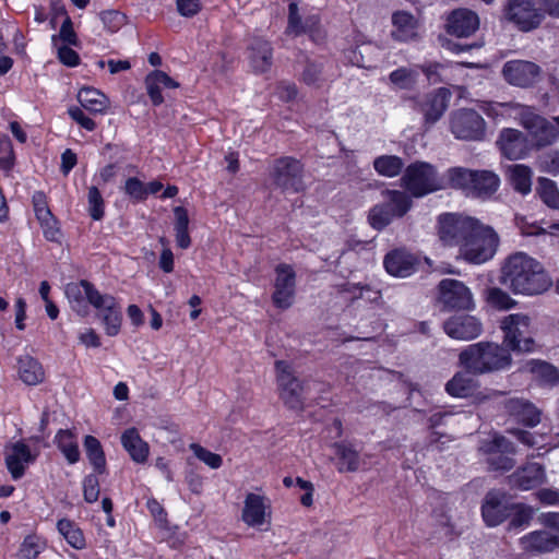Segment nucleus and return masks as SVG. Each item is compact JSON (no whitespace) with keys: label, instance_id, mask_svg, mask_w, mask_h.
I'll use <instances>...</instances> for the list:
<instances>
[{"label":"nucleus","instance_id":"1","mask_svg":"<svg viewBox=\"0 0 559 559\" xmlns=\"http://www.w3.org/2000/svg\"><path fill=\"white\" fill-rule=\"evenodd\" d=\"M438 236L448 247H455L459 258L469 264H483L497 252V233L478 219L455 213H444L438 218Z\"/></svg>","mask_w":559,"mask_h":559},{"label":"nucleus","instance_id":"2","mask_svg":"<svg viewBox=\"0 0 559 559\" xmlns=\"http://www.w3.org/2000/svg\"><path fill=\"white\" fill-rule=\"evenodd\" d=\"M66 296L71 309L81 317L90 313V307L96 311L104 332L108 336H116L122 326V308L117 297L102 293L88 281L69 283L66 286Z\"/></svg>","mask_w":559,"mask_h":559},{"label":"nucleus","instance_id":"3","mask_svg":"<svg viewBox=\"0 0 559 559\" xmlns=\"http://www.w3.org/2000/svg\"><path fill=\"white\" fill-rule=\"evenodd\" d=\"M501 282L514 294L526 296L543 294L551 286V280L543 265L523 252L515 253L506 261Z\"/></svg>","mask_w":559,"mask_h":559},{"label":"nucleus","instance_id":"4","mask_svg":"<svg viewBox=\"0 0 559 559\" xmlns=\"http://www.w3.org/2000/svg\"><path fill=\"white\" fill-rule=\"evenodd\" d=\"M478 108L490 119L500 122L507 119L519 120L537 145H548L557 136L555 128L531 107L515 103L479 102Z\"/></svg>","mask_w":559,"mask_h":559},{"label":"nucleus","instance_id":"5","mask_svg":"<svg viewBox=\"0 0 559 559\" xmlns=\"http://www.w3.org/2000/svg\"><path fill=\"white\" fill-rule=\"evenodd\" d=\"M460 364L472 373L481 374L509 368L511 355L498 344L479 342L461 352Z\"/></svg>","mask_w":559,"mask_h":559},{"label":"nucleus","instance_id":"6","mask_svg":"<svg viewBox=\"0 0 559 559\" xmlns=\"http://www.w3.org/2000/svg\"><path fill=\"white\" fill-rule=\"evenodd\" d=\"M402 187L415 198L444 190L441 174L435 166L425 162L408 165L401 178Z\"/></svg>","mask_w":559,"mask_h":559},{"label":"nucleus","instance_id":"7","mask_svg":"<svg viewBox=\"0 0 559 559\" xmlns=\"http://www.w3.org/2000/svg\"><path fill=\"white\" fill-rule=\"evenodd\" d=\"M381 195L382 203L374 205L368 215L369 224L377 230H381L394 219L403 217L412 207V200L404 191L384 190Z\"/></svg>","mask_w":559,"mask_h":559},{"label":"nucleus","instance_id":"8","mask_svg":"<svg viewBox=\"0 0 559 559\" xmlns=\"http://www.w3.org/2000/svg\"><path fill=\"white\" fill-rule=\"evenodd\" d=\"M500 328L504 334L503 343L514 352H533L532 320L525 313H512L504 317Z\"/></svg>","mask_w":559,"mask_h":559},{"label":"nucleus","instance_id":"9","mask_svg":"<svg viewBox=\"0 0 559 559\" xmlns=\"http://www.w3.org/2000/svg\"><path fill=\"white\" fill-rule=\"evenodd\" d=\"M479 453L492 471H509L514 466L511 457L515 453V447L503 436L493 432L479 443Z\"/></svg>","mask_w":559,"mask_h":559},{"label":"nucleus","instance_id":"10","mask_svg":"<svg viewBox=\"0 0 559 559\" xmlns=\"http://www.w3.org/2000/svg\"><path fill=\"white\" fill-rule=\"evenodd\" d=\"M275 370L280 397L289 408H300L304 401V388L294 376L292 366L284 360H277L275 362Z\"/></svg>","mask_w":559,"mask_h":559},{"label":"nucleus","instance_id":"11","mask_svg":"<svg viewBox=\"0 0 559 559\" xmlns=\"http://www.w3.org/2000/svg\"><path fill=\"white\" fill-rule=\"evenodd\" d=\"M504 15L525 33L537 28L544 20V14L535 8L534 0H507Z\"/></svg>","mask_w":559,"mask_h":559},{"label":"nucleus","instance_id":"12","mask_svg":"<svg viewBox=\"0 0 559 559\" xmlns=\"http://www.w3.org/2000/svg\"><path fill=\"white\" fill-rule=\"evenodd\" d=\"M451 132L456 139L477 141L485 135V120L473 109H459L451 115Z\"/></svg>","mask_w":559,"mask_h":559},{"label":"nucleus","instance_id":"13","mask_svg":"<svg viewBox=\"0 0 559 559\" xmlns=\"http://www.w3.org/2000/svg\"><path fill=\"white\" fill-rule=\"evenodd\" d=\"M272 507L270 499L262 493L249 492L243 500L241 520L250 527H262L271 522Z\"/></svg>","mask_w":559,"mask_h":559},{"label":"nucleus","instance_id":"14","mask_svg":"<svg viewBox=\"0 0 559 559\" xmlns=\"http://www.w3.org/2000/svg\"><path fill=\"white\" fill-rule=\"evenodd\" d=\"M439 295L440 301L448 308L472 310L475 307L472 292L457 280H442L439 284Z\"/></svg>","mask_w":559,"mask_h":559},{"label":"nucleus","instance_id":"15","mask_svg":"<svg viewBox=\"0 0 559 559\" xmlns=\"http://www.w3.org/2000/svg\"><path fill=\"white\" fill-rule=\"evenodd\" d=\"M513 503L499 490L489 491L481 506V515L487 526L495 527L511 515Z\"/></svg>","mask_w":559,"mask_h":559},{"label":"nucleus","instance_id":"16","mask_svg":"<svg viewBox=\"0 0 559 559\" xmlns=\"http://www.w3.org/2000/svg\"><path fill=\"white\" fill-rule=\"evenodd\" d=\"M443 330L453 340L471 341L483 333V323L472 314H454L443 322Z\"/></svg>","mask_w":559,"mask_h":559},{"label":"nucleus","instance_id":"17","mask_svg":"<svg viewBox=\"0 0 559 559\" xmlns=\"http://www.w3.org/2000/svg\"><path fill=\"white\" fill-rule=\"evenodd\" d=\"M302 166L299 160L283 157L277 159L272 168L271 176L275 183L285 190L298 191L301 189Z\"/></svg>","mask_w":559,"mask_h":559},{"label":"nucleus","instance_id":"18","mask_svg":"<svg viewBox=\"0 0 559 559\" xmlns=\"http://www.w3.org/2000/svg\"><path fill=\"white\" fill-rule=\"evenodd\" d=\"M37 454L24 441H16L7 445L4 451L5 465L12 478L16 480L23 477L25 469L36 460Z\"/></svg>","mask_w":559,"mask_h":559},{"label":"nucleus","instance_id":"19","mask_svg":"<svg viewBox=\"0 0 559 559\" xmlns=\"http://www.w3.org/2000/svg\"><path fill=\"white\" fill-rule=\"evenodd\" d=\"M531 138L533 136L531 135ZM498 145L502 155L511 160L524 158L531 151L532 145L538 146L534 139H532L531 143L527 138L516 129L502 130Z\"/></svg>","mask_w":559,"mask_h":559},{"label":"nucleus","instance_id":"20","mask_svg":"<svg viewBox=\"0 0 559 559\" xmlns=\"http://www.w3.org/2000/svg\"><path fill=\"white\" fill-rule=\"evenodd\" d=\"M295 295V273L289 265L276 267L273 302L277 308L287 309L292 306Z\"/></svg>","mask_w":559,"mask_h":559},{"label":"nucleus","instance_id":"21","mask_svg":"<svg viewBox=\"0 0 559 559\" xmlns=\"http://www.w3.org/2000/svg\"><path fill=\"white\" fill-rule=\"evenodd\" d=\"M502 72L510 84L526 87L536 82L539 68L530 61L513 60L504 64Z\"/></svg>","mask_w":559,"mask_h":559},{"label":"nucleus","instance_id":"22","mask_svg":"<svg viewBox=\"0 0 559 559\" xmlns=\"http://www.w3.org/2000/svg\"><path fill=\"white\" fill-rule=\"evenodd\" d=\"M383 264L389 274L403 278L416 272L418 260L405 250H393L385 255Z\"/></svg>","mask_w":559,"mask_h":559},{"label":"nucleus","instance_id":"23","mask_svg":"<svg viewBox=\"0 0 559 559\" xmlns=\"http://www.w3.org/2000/svg\"><path fill=\"white\" fill-rule=\"evenodd\" d=\"M447 28L451 35H473L479 28V17L469 9H456L449 14Z\"/></svg>","mask_w":559,"mask_h":559},{"label":"nucleus","instance_id":"24","mask_svg":"<svg viewBox=\"0 0 559 559\" xmlns=\"http://www.w3.org/2000/svg\"><path fill=\"white\" fill-rule=\"evenodd\" d=\"M16 372L19 379L28 386L41 384L46 379L41 362L27 354L16 358Z\"/></svg>","mask_w":559,"mask_h":559},{"label":"nucleus","instance_id":"25","mask_svg":"<svg viewBox=\"0 0 559 559\" xmlns=\"http://www.w3.org/2000/svg\"><path fill=\"white\" fill-rule=\"evenodd\" d=\"M546 481L545 468L538 463H528L510 477V483L521 490L533 489Z\"/></svg>","mask_w":559,"mask_h":559},{"label":"nucleus","instance_id":"26","mask_svg":"<svg viewBox=\"0 0 559 559\" xmlns=\"http://www.w3.org/2000/svg\"><path fill=\"white\" fill-rule=\"evenodd\" d=\"M451 98L448 88L440 87L427 96L426 103L419 106L427 123H435L445 111Z\"/></svg>","mask_w":559,"mask_h":559},{"label":"nucleus","instance_id":"27","mask_svg":"<svg viewBox=\"0 0 559 559\" xmlns=\"http://www.w3.org/2000/svg\"><path fill=\"white\" fill-rule=\"evenodd\" d=\"M504 408L510 416L526 426L535 427L540 421V412L526 400L509 399Z\"/></svg>","mask_w":559,"mask_h":559},{"label":"nucleus","instance_id":"28","mask_svg":"<svg viewBox=\"0 0 559 559\" xmlns=\"http://www.w3.org/2000/svg\"><path fill=\"white\" fill-rule=\"evenodd\" d=\"M521 546L530 552H550L559 548V536L546 531H535L520 539Z\"/></svg>","mask_w":559,"mask_h":559},{"label":"nucleus","instance_id":"29","mask_svg":"<svg viewBox=\"0 0 559 559\" xmlns=\"http://www.w3.org/2000/svg\"><path fill=\"white\" fill-rule=\"evenodd\" d=\"M248 58L253 71L266 72L272 64V49L262 37H254L248 49Z\"/></svg>","mask_w":559,"mask_h":559},{"label":"nucleus","instance_id":"30","mask_svg":"<svg viewBox=\"0 0 559 559\" xmlns=\"http://www.w3.org/2000/svg\"><path fill=\"white\" fill-rule=\"evenodd\" d=\"M121 444L135 463L146 462L150 447L135 428H129L121 435Z\"/></svg>","mask_w":559,"mask_h":559},{"label":"nucleus","instance_id":"31","mask_svg":"<svg viewBox=\"0 0 559 559\" xmlns=\"http://www.w3.org/2000/svg\"><path fill=\"white\" fill-rule=\"evenodd\" d=\"M522 369L531 373L542 385L552 386L559 383V371L548 362L532 359L526 361Z\"/></svg>","mask_w":559,"mask_h":559},{"label":"nucleus","instance_id":"32","mask_svg":"<svg viewBox=\"0 0 559 559\" xmlns=\"http://www.w3.org/2000/svg\"><path fill=\"white\" fill-rule=\"evenodd\" d=\"M47 25L48 27L44 31L57 32V35H75L73 23L64 7L60 3H52L51 11L48 15Z\"/></svg>","mask_w":559,"mask_h":559},{"label":"nucleus","instance_id":"33","mask_svg":"<svg viewBox=\"0 0 559 559\" xmlns=\"http://www.w3.org/2000/svg\"><path fill=\"white\" fill-rule=\"evenodd\" d=\"M475 176L476 170H469L463 167H452L441 175V179L444 183V189H462L469 193Z\"/></svg>","mask_w":559,"mask_h":559},{"label":"nucleus","instance_id":"34","mask_svg":"<svg viewBox=\"0 0 559 559\" xmlns=\"http://www.w3.org/2000/svg\"><path fill=\"white\" fill-rule=\"evenodd\" d=\"M532 169L523 164H513L507 168V178L513 189L521 194H528L532 189Z\"/></svg>","mask_w":559,"mask_h":559},{"label":"nucleus","instance_id":"35","mask_svg":"<svg viewBox=\"0 0 559 559\" xmlns=\"http://www.w3.org/2000/svg\"><path fill=\"white\" fill-rule=\"evenodd\" d=\"M57 531L69 546L76 550L86 547V539L82 528L74 521L63 518L57 522Z\"/></svg>","mask_w":559,"mask_h":559},{"label":"nucleus","instance_id":"36","mask_svg":"<svg viewBox=\"0 0 559 559\" xmlns=\"http://www.w3.org/2000/svg\"><path fill=\"white\" fill-rule=\"evenodd\" d=\"M78 99L83 108L93 114H103L109 106V99L99 90L83 87L78 94Z\"/></svg>","mask_w":559,"mask_h":559},{"label":"nucleus","instance_id":"37","mask_svg":"<svg viewBox=\"0 0 559 559\" xmlns=\"http://www.w3.org/2000/svg\"><path fill=\"white\" fill-rule=\"evenodd\" d=\"M471 373L467 369L466 371L455 373L445 385L447 392L454 397H466L473 394L477 382Z\"/></svg>","mask_w":559,"mask_h":559},{"label":"nucleus","instance_id":"38","mask_svg":"<svg viewBox=\"0 0 559 559\" xmlns=\"http://www.w3.org/2000/svg\"><path fill=\"white\" fill-rule=\"evenodd\" d=\"M57 448L69 464H75L80 460L79 443L75 435L70 430H59L55 437Z\"/></svg>","mask_w":559,"mask_h":559},{"label":"nucleus","instance_id":"39","mask_svg":"<svg viewBox=\"0 0 559 559\" xmlns=\"http://www.w3.org/2000/svg\"><path fill=\"white\" fill-rule=\"evenodd\" d=\"M500 183L499 177L488 170H476V176L473 180L471 192L477 197H488L496 192Z\"/></svg>","mask_w":559,"mask_h":559},{"label":"nucleus","instance_id":"40","mask_svg":"<svg viewBox=\"0 0 559 559\" xmlns=\"http://www.w3.org/2000/svg\"><path fill=\"white\" fill-rule=\"evenodd\" d=\"M84 450L86 457L97 474L106 471V459L100 442L93 436H86L84 439Z\"/></svg>","mask_w":559,"mask_h":559},{"label":"nucleus","instance_id":"41","mask_svg":"<svg viewBox=\"0 0 559 559\" xmlns=\"http://www.w3.org/2000/svg\"><path fill=\"white\" fill-rule=\"evenodd\" d=\"M404 162L396 155H381L373 160V168L378 175L393 178L401 174Z\"/></svg>","mask_w":559,"mask_h":559},{"label":"nucleus","instance_id":"42","mask_svg":"<svg viewBox=\"0 0 559 559\" xmlns=\"http://www.w3.org/2000/svg\"><path fill=\"white\" fill-rule=\"evenodd\" d=\"M53 46L57 48L59 60L68 66L75 67L80 62L78 52L72 49L71 45H76V37H52Z\"/></svg>","mask_w":559,"mask_h":559},{"label":"nucleus","instance_id":"43","mask_svg":"<svg viewBox=\"0 0 559 559\" xmlns=\"http://www.w3.org/2000/svg\"><path fill=\"white\" fill-rule=\"evenodd\" d=\"M100 20L104 24V28L109 33H118L123 31L124 33H132L133 25L128 23L127 16L115 10L105 11L100 14Z\"/></svg>","mask_w":559,"mask_h":559},{"label":"nucleus","instance_id":"44","mask_svg":"<svg viewBox=\"0 0 559 559\" xmlns=\"http://www.w3.org/2000/svg\"><path fill=\"white\" fill-rule=\"evenodd\" d=\"M46 539L36 535H27L21 544L17 559H37V557L46 549Z\"/></svg>","mask_w":559,"mask_h":559},{"label":"nucleus","instance_id":"45","mask_svg":"<svg viewBox=\"0 0 559 559\" xmlns=\"http://www.w3.org/2000/svg\"><path fill=\"white\" fill-rule=\"evenodd\" d=\"M418 79L417 68H399L390 73L389 81L394 88L409 90L414 87Z\"/></svg>","mask_w":559,"mask_h":559},{"label":"nucleus","instance_id":"46","mask_svg":"<svg viewBox=\"0 0 559 559\" xmlns=\"http://www.w3.org/2000/svg\"><path fill=\"white\" fill-rule=\"evenodd\" d=\"M537 192L548 207L559 210V189L555 181L539 178Z\"/></svg>","mask_w":559,"mask_h":559},{"label":"nucleus","instance_id":"47","mask_svg":"<svg viewBox=\"0 0 559 559\" xmlns=\"http://www.w3.org/2000/svg\"><path fill=\"white\" fill-rule=\"evenodd\" d=\"M534 515V509L525 504H513V510L509 516L511 520L508 525L509 531H519L527 526Z\"/></svg>","mask_w":559,"mask_h":559},{"label":"nucleus","instance_id":"48","mask_svg":"<svg viewBox=\"0 0 559 559\" xmlns=\"http://www.w3.org/2000/svg\"><path fill=\"white\" fill-rule=\"evenodd\" d=\"M335 449L340 460L338 469L341 472H353L358 468V454L354 449H352V447L344 443H338L335 445Z\"/></svg>","mask_w":559,"mask_h":559},{"label":"nucleus","instance_id":"49","mask_svg":"<svg viewBox=\"0 0 559 559\" xmlns=\"http://www.w3.org/2000/svg\"><path fill=\"white\" fill-rule=\"evenodd\" d=\"M486 300L492 308L498 310H509L516 305V301L508 293L498 287L487 290Z\"/></svg>","mask_w":559,"mask_h":559},{"label":"nucleus","instance_id":"50","mask_svg":"<svg viewBox=\"0 0 559 559\" xmlns=\"http://www.w3.org/2000/svg\"><path fill=\"white\" fill-rule=\"evenodd\" d=\"M189 449L200 462L212 469H217L223 465V457L219 454L210 451L199 443H191Z\"/></svg>","mask_w":559,"mask_h":559},{"label":"nucleus","instance_id":"51","mask_svg":"<svg viewBox=\"0 0 559 559\" xmlns=\"http://www.w3.org/2000/svg\"><path fill=\"white\" fill-rule=\"evenodd\" d=\"M392 24L399 32L408 33L419 28L420 21L407 11H396L392 14Z\"/></svg>","mask_w":559,"mask_h":559},{"label":"nucleus","instance_id":"52","mask_svg":"<svg viewBox=\"0 0 559 559\" xmlns=\"http://www.w3.org/2000/svg\"><path fill=\"white\" fill-rule=\"evenodd\" d=\"M123 190L134 202H141L147 198L146 185L135 177H130L126 180Z\"/></svg>","mask_w":559,"mask_h":559},{"label":"nucleus","instance_id":"53","mask_svg":"<svg viewBox=\"0 0 559 559\" xmlns=\"http://www.w3.org/2000/svg\"><path fill=\"white\" fill-rule=\"evenodd\" d=\"M516 224L523 235L537 236L547 234L554 236L559 234V223L550 224L547 229L538 226L535 223L527 224L523 218H516Z\"/></svg>","mask_w":559,"mask_h":559},{"label":"nucleus","instance_id":"54","mask_svg":"<svg viewBox=\"0 0 559 559\" xmlns=\"http://www.w3.org/2000/svg\"><path fill=\"white\" fill-rule=\"evenodd\" d=\"M97 475L96 472L88 474L82 481L83 496L87 503H93L98 500L100 488Z\"/></svg>","mask_w":559,"mask_h":559},{"label":"nucleus","instance_id":"55","mask_svg":"<svg viewBox=\"0 0 559 559\" xmlns=\"http://www.w3.org/2000/svg\"><path fill=\"white\" fill-rule=\"evenodd\" d=\"M464 37H439L440 46L453 53L460 55L479 48L483 44H466L461 40Z\"/></svg>","mask_w":559,"mask_h":559},{"label":"nucleus","instance_id":"56","mask_svg":"<svg viewBox=\"0 0 559 559\" xmlns=\"http://www.w3.org/2000/svg\"><path fill=\"white\" fill-rule=\"evenodd\" d=\"M88 212L95 221H99L104 216V200L96 187H91L87 195Z\"/></svg>","mask_w":559,"mask_h":559},{"label":"nucleus","instance_id":"57","mask_svg":"<svg viewBox=\"0 0 559 559\" xmlns=\"http://www.w3.org/2000/svg\"><path fill=\"white\" fill-rule=\"evenodd\" d=\"M38 222L43 228L44 236L49 241H59L61 237V231L58 226V222L52 215V213L48 214L47 217L38 218Z\"/></svg>","mask_w":559,"mask_h":559},{"label":"nucleus","instance_id":"58","mask_svg":"<svg viewBox=\"0 0 559 559\" xmlns=\"http://www.w3.org/2000/svg\"><path fill=\"white\" fill-rule=\"evenodd\" d=\"M538 166L542 171L550 175L559 174V151H550L538 158Z\"/></svg>","mask_w":559,"mask_h":559},{"label":"nucleus","instance_id":"59","mask_svg":"<svg viewBox=\"0 0 559 559\" xmlns=\"http://www.w3.org/2000/svg\"><path fill=\"white\" fill-rule=\"evenodd\" d=\"M14 153L10 139L0 135V169H9L13 165Z\"/></svg>","mask_w":559,"mask_h":559},{"label":"nucleus","instance_id":"60","mask_svg":"<svg viewBox=\"0 0 559 559\" xmlns=\"http://www.w3.org/2000/svg\"><path fill=\"white\" fill-rule=\"evenodd\" d=\"M145 86L152 103L156 106L160 105L164 102V97L162 95V86L156 82L151 73H148L145 78Z\"/></svg>","mask_w":559,"mask_h":559},{"label":"nucleus","instance_id":"61","mask_svg":"<svg viewBox=\"0 0 559 559\" xmlns=\"http://www.w3.org/2000/svg\"><path fill=\"white\" fill-rule=\"evenodd\" d=\"M145 86L152 103L156 106L160 105L164 102V97L162 95V86L156 82L151 73H148L145 78Z\"/></svg>","mask_w":559,"mask_h":559},{"label":"nucleus","instance_id":"62","mask_svg":"<svg viewBox=\"0 0 559 559\" xmlns=\"http://www.w3.org/2000/svg\"><path fill=\"white\" fill-rule=\"evenodd\" d=\"M32 201L37 219L43 216L47 217V215L51 213L48 207L46 195L41 191H36L33 194Z\"/></svg>","mask_w":559,"mask_h":559},{"label":"nucleus","instance_id":"63","mask_svg":"<svg viewBox=\"0 0 559 559\" xmlns=\"http://www.w3.org/2000/svg\"><path fill=\"white\" fill-rule=\"evenodd\" d=\"M178 12L186 17H192L201 10L200 0H177Z\"/></svg>","mask_w":559,"mask_h":559},{"label":"nucleus","instance_id":"64","mask_svg":"<svg viewBox=\"0 0 559 559\" xmlns=\"http://www.w3.org/2000/svg\"><path fill=\"white\" fill-rule=\"evenodd\" d=\"M79 341L85 347L97 348L102 345L99 335L92 328L81 331L79 333Z\"/></svg>","mask_w":559,"mask_h":559}]
</instances>
